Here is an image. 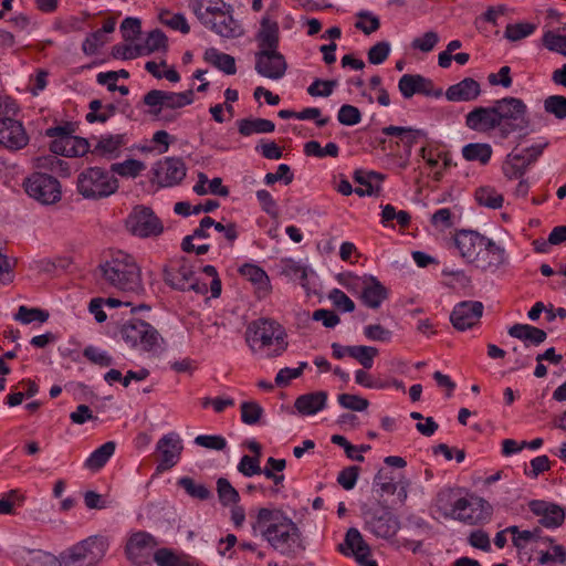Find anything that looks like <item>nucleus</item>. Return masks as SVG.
Listing matches in <instances>:
<instances>
[{
  "instance_id": "423d86ee",
  "label": "nucleus",
  "mask_w": 566,
  "mask_h": 566,
  "mask_svg": "<svg viewBox=\"0 0 566 566\" xmlns=\"http://www.w3.org/2000/svg\"><path fill=\"white\" fill-rule=\"evenodd\" d=\"M494 109L499 123V136L503 139L528 126L527 106L521 98L504 97L495 101Z\"/></svg>"
},
{
  "instance_id": "774afa93",
  "label": "nucleus",
  "mask_w": 566,
  "mask_h": 566,
  "mask_svg": "<svg viewBox=\"0 0 566 566\" xmlns=\"http://www.w3.org/2000/svg\"><path fill=\"white\" fill-rule=\"evenodd\" d=\"M389 54L390 43L387 41L377 42L368 50V62L375 65L381 64L388 59Z\"/></svg>"
},
{
  "instance_id": "412c9836",
  "label": "nucleus",
  "mask_w": 566,
  "mask_h": 566,
  "mask_svg": "<svg viewBox=\"0 0 566 566\" xmlns=\"http://www.w3.org/2000/svg\"><path fill=\"white\" fill-rule=\"evenodd\" d=\"M465 126L473 132L482 134H488L494 129L499 130L494 105L474 107L465 115Z\"/></svg>"
},
{
  "instance_id": "473e14b6",
  "label": "nucleus",
  "mask_w": 566,
  "mask_h": 566,
  "mask_svg": "<svg viewBox=\"0 0 566 566\" xmlns=\"http://www.w3.org/2000/svg\"><path fill=\"white\" fill-rule=\"evenodd\" d=\"M370 283L361 290V301L369 308H378L388 297L387 289L376 279L370 276Z\"/></svg>"
},
{
  "instance_id": "58836bf2",
  "label": "nucleus",
  "mask_w": 566,
  "mask_h": 566,
  "mask_svg": "<svg viewBox=\"0 0 566 566\" xmlns=\"http://www.w3.org/2000/svg\"><path fill=\"white\" fill-rule=\"evenodd\" d=\"M382 134L387 136H398L405 146L411 148L420 137L426 134L421 129H413L411 127L387 126L382 128Z\"/></svg>"
},
{
  "instance_id": "2eb2a0df",
  "label": "nucleus",
  "mask_w": 566,
  "mask_h": 566,
  "mask_svg": "<svg viewBox=\"0 0 566 566\" xmlns=\"http://www.w3.org/2000/svg\"><path fill=\"white\" fill-rule=\"evenodd\" d=\"M484 306L479 301H462L458 303L450 315L453 327L460 332L473 328L480 323Z\"/></svg>"
},
{
  "instance_id": "4be33fe9",
  "label": "nucleus",
  "mask_w": 566,
  "mask_h": 566,
  "mask_svg": "<svg viewBox=\"0 0 566 566\" xmlns=\"http://www.w3.org/2000/svg\"><path fill=\"white\" fill-rule=\"evenodd\" d=\"M206 28L227 39L239 38L244 32L242 25L233 18V8L229 3Z\"/></svg>"
},
{
  "instance_id": "f8f14e48",
  "label": "nucleus",
  "mask_w": 566,
  "mask_h": 566,
  "mask_svg": "<svg viewBox=\"0 0 566 566\" xmlns=\"http://www.w3.org/2000/svg\"><path fill=\"white\" fill-rule=\"evenodd\" d=\"M365 528L377 537L388 539L397 534L400 522L388 507L369 510L365 513Z\"/></svg>"
},
{
  "instance_id": "5fc2aeb1",
  "label": "nucleus",
  "mask_w": 566,
  "mask_h": 566,
  "mask_svg": "<svg viewBox=\"0 0 566 566\" xmlns=\"http://www.w3.org/2000/svg\"><path fill=\"white\" fill-rule=\"evenodd\" d=\"M548 145V139L542 137L536 144L524 148L521 153H517V155L523 157L522 161L528 168L538 160Z\"/></svg>"
},
{
  "instance_id": "c756f323",
  "label": "nucleus",
  "mask_w": 566,
  "mask_h": 566,
  "mask_svg": "<svg viewBox=\"0 0 566 566\" xmlns=\"http://www.w3.org/2000/svg\"><path fill=\"white\" fill-rule=\"evenodd\" d=\"M339 552L345 556L353 555L355 559L368 557L370 555V547L363 538L360 532L350 527L345 535L344 543L338 546Z\"/></svg>"
},
{
  "instance_id": "7ed1b4c3",
  "label": "nucleus",
  "mask_w": 566,
  "mask_h": 566,
  "mask_svg": "<svg viewBox=\"0 0 566 566\" xmlns=\"http://www.w3.org/2000/svg\"><path fill=\"white\" fill-rule=\"evenodd\" d=\"M286 333L282 325L270 318L251 322L245 332V340L252 350L274 346L270 355L279 356L287 347Z\"/></svg>"
},
{
  "instance_id": "4468645a",
  "label": "nucleus",
  "mask_w": 566,
  "mask_h": 566,
  "mask_svg": "<svg viewBox=\"0 0 566 566\" xmlns=\"http://www.w3.org/2000/svg\"><path fill=\"white\" fill-rule=\"evenodd\" d=\"M154 180L161 187L179 185L186 177L187 167L181 158L165 157L153 168Z\"/></svg>"
},
{
  "instance_id": "5701e85b",
  "label": "nucleus",
  "mask_w": 566,
  "mask_h": 566,
  "mask_svg": "<svg viewBox=\"0 0 566 566\" xmlns=\"http://www.w3.org/2000/svg\"><path fill=\"white\" fill-rule=\"evenodd\" d=\"M528 507L533 514L541 517L539 524L546 528L559 527L565 521V510L557 504L533 500Z\"/></svg>"
},
{
  "instance_id": "9b49d317",
  "label": "nucleus",
  "mask_w": 566,
  "mask_h": 566,
  "mask_svg": "<svg viewBox=\"0 0 566 566\" xmlns=\"http://www.w3.org/2000/svg\"><path fill=\"white\" fill-rule=\"evenodd\" d=\"M193 91L167 92L161 90H151L144 96V103L151 107V113L159 115L164 108L177 109L190 105L193 102Z\"/></svg>"
},
{
  "instance_id": "39448f33",
  "label": "nucleus",
  "mask_w": 566,
  "mask_h": 566,
  "mask_svg": "<svg viewBox=\"0 0 566 566\" xmlns=\"http://www.w3.org/2000/svg\"><path fill=\"white\" fill-rule=\"evenodd\" d=\"M17 113L13 101L0 99V145L13 151L23 149L30 140L23 124L12 118Z\"/></svg>"
},
{
  "instance_id": "1a4fd4ad",
  "label": "nucleus",
  "mask_w": 566,
  "mask_h": 566,
  "mask_svg": "<svg viewBox=\"0 0 566 566\" xmlns=\"http://www.w3.org/2000/svg\"><path fill=\"white\" fill-rule=\"evenodd\" d=\"M23 187L31 198L42 205H53L62 197L60 181L48 174L33 172L24 180Z\"/></svg>"
},
{
  "instance_id": "f257e3e1",
  "label": "nucleus",
  "mask_w": 566,
  "mask_h": 566,
  "mask_svg": "<svg viewBox=\"0 0 566 566\" xmlns=\"http://www.w3.org/2000/svg\"><path fill=\"white\" fill-rule=\"evenodd\" d=\"M102 277L109 286L126 293L139 294L144 290L142 270L135 258L122 250L114 251L99 265Z\"/></svg>"
},
{
  "instance_id": "a19ab883",
  "label": "nucleus",
  "mask_w": 566,
  "mask_h": 566,
  "mask_svg": "<svg viewBox=\"0 0 566 566\" xmlns=\"http://www.w3.org/2000/svg\"><path fill=\"white\" fill-rule=\"evenodd\" d=\"M146 169L145 163L138 159L129 158L122 163L111 165V172L117 174L124 178H136Z\"/></svg>"
},
{
  "instance_id": "de8ad7c7",
  "label": "nucleus",
  "mask_w": 566,
  "mask_h": 566,
  "mask_svg": "<svg viewBox=\"0 0 566 566\" xmlns=\"http://www.w3.org/2000/svg\"><path fill=\"white\" fill-rule=\"evenodd\" d=\"M378 355V349L373 346L355 345L352 346L350 357L356 359L365 369H370L374 359Z\"/></svg>"
},
{
  "instance_id": "6e6d98bb",
  "label": "nucleus",
  "mask_w": 566,
  "mask_h": 566,
  "mask_svg": "<svg viewBox=\"0 0 566 566\" xmlns=\"http://www.w3.org/2000/svg\"><path fill=\"white\" fill-rule=\"evenodd\" d=\"M544 111L562 120L566 118V97L563 95H551L544 99Z\"/></svg>"
},
{
  "instance_id": "37998d69",
  "label": "nucleus",
  "mask_w": 566,
  "mask_h": 566,
  "mask_svg": "<svg viewBox=\"0 0 566 566\" xmlns=\"http://www.w3.org/2000/svg\"><path fill=\"white\" fill-rule=\"evenodd\" d=\"M214 224V220L211 217H205L200 220L199 227L196 228L190 235H186L181 242V249L190 253L193 249L192 241L195 239H207L210 237L208 230Z\"/></svg>"
},
{
  "instance_id": "4d7b16f0",
  "label": "nucleus",
  "mask_w": 566,
  "mask_h": 566,
  "mask_svg": "<svg viewBox=\"0 0 566 566\" xmlns=\"http://www.w3.org/2000/svg\"><path fill=\"white\" fill-rule=\"evenodd\" d=\"M423 82L420 74H403L398 81V90L405 98H411L418 94V84Z\"/></svg>"
},
{
  "instance_id": "3c124183",
  "label": "nucleus",
  "mask_w": 566,
  "mask_h": 566,
  "mask_svg": "<svg viewBox=\"0 0 566 566\" xmlns=\"http://www.w3.org/2000/svg\"><path fill=\"white\" fill-rule=\"evenodd\" d=\"M286 467L284 459H275L270 457L266 460L265 467L262 469L261 474H264L266 479L272 480L275 485L282 484L284 481V474H277L282 472Z\"/></svg>"
},
{
  "instance_id": "f3484780",
  "label": "nucleus",
  "mask_w": 566,
  "mask_h": 566,
  "mask_svg": "<svg viewBox=\"0 0 566 566\" xmlns=\"http://www.w3.org/2000/svg\"><path fill=\"white\" fill-rule=\"evenodd\" d=\"M159 545V542L150 533L139 531L133 533L125 546L127 558L136 565L145 564L150 551Z\"/></svg>"
},
{
  "instance_id": "680f3d73",
  "label": "nucleus",
  "mask_w": 566,
  "mask_h": 566,
  "mask_svg": "<svg viewBox=\"0 0 566 566\" xmlns=\"http://www.w3.org/2000/svg\"><path fill=\"white\" fill-rule=\"evenodd\" d=\"M538 565H547L549 563L566 564V549L560 544L552 546V553L548 551H538Z\"/></svg>"
},
{
  "instance_id": "ea45409f",
  "label": "nucleus",
  "mask_w": 566,
  "mask_h": 566,
  "mask_svg": "<svg viewBox=\"0 0 566 566\" xmlns=\"http://www.w3.org/2000/svg\"><path fill=\"white\" fill-rule=\"evenodd\" d=\"M523 157L517 153H510L502 165L504 176L510 179H521L525 175L527 167L522 161Z\"/></svg>"
},
{
  "instance_id": "20e7f679",
  "label": "nucleus",
  "mask_w": 566,
  "mask_h": 566,
  "mask_svg": "<svg viewBox=\"0 0 566 566\" xmlns=\"http://www.w3.org/2000/svg\"><path fill=\"white\" fill-rule=\"evenodd\" d=\"M109 548V539L105 535H91L65 551L64 566H98Z\"/></svg>"
},
{
  "instance_id": "393cba45",
  "label": "nucleus",
  "mask_w": 566,
  "mask_h": 566,
  "mask_svg": "<svg viewBox=\"0 0 566 566\" xmlns=\"http://www.w3.org/2000/svg\"><path fill=\"white\" fill-rule=\"evenodd\" d=\"M507 254L503 247L495 243L492 239L486 238L483 245V253H481L478 268L483 271L497 270L500 266L506 264Z\"/></svg>"
},
{
  "instance_id": "aec40b11",
  "label": "nucleus",
  "mask_w": 566,
  "mask_h": 566,
  "mask_svg": "<svg viewBox=\"0 0 566 566\" xmlns=\"http://www.w3.org/2000/svg\"><path fill=\"white\" fill-rule=\"evenodd\" d=\"M192 265L185 258L171 261L164 268V281L175 290L187 291L189 284L195 279Z\"/></svg>"
},
{
  "instance_id": "2f4dec72",
  "label": "nucleus",
  "mask_w": 566,
  "mask_h": 566,
  "mask_svg": "<svg viewBox=\"0 0 566 566\" xmlns=\"http://www.w3.org/2000/svg\"><path fill=\"white\" fill-rule=\"evenodd\" d=\"M511 337L522 340L525 347L538 346L547 338V333L530 324H514L509 331Z\"/></svg>"
},
{
  "instance_id": "49530a36",
  "label": "nucleus",
  "mask_w": 566,
  "mask_h": 566,
  "mask_svg": "<svg viewBox=\"0 0 566 566\" xmlns=\"http://www.w3.org/2000/svg\"><path fill=\"white\" fill-rule=\"evenodd\" d=\"M177 485L182 488L189 496L197 500L205 501L211 496V491L205 484H198L189 476L180 478Z\"/></svg>"
},
{
  "instance_id": "4c0bfd02",
  "label": "nucleus",
  "mask_w": 566,
  "mask_h": 566,
  "mask_svg": "<svg viewBox=\"0 0 566 566\" xmlns=\"http://www.w3.org/2000/svg\"><path fill=\"white\" fill-rule=\"evenodd\" d=\"M27 566H64V554L55 556L41 549L29 551L24 557Z\"/></svg>"
},
{
  "instance_id": "0e129e2a",
  "label": "nucleus",
  "mask_w": 566,
  "mask_h": 566,
  "mask_svg": "<svg viewBox=\"0 0 566 566\" xmlns=\"http://www.w3.org/2000/svg\"><path fill=\"white\" fill-rule=\"evenodd\" d=\"M544 46L562 55H566V35L556 34L553 31H547L543 35Z\"/></svg>"
},
{
  "instance_id": "cd10ccee",
  "label": "nucleus",
  "mask_w": 566,
  "mask_h": 566,
  "mask_svg": "<svg viewBox=\"0 0 566 566\" xmlns=\"http://www.w3.org/2000/svg\"><path fill=\"white\" fill-rule=\"evenodd\" d=\"M227 4L223 0H188L189 9L203 27L209 25Z\"/></svg>"
},
{
  "instance_id": "9d476101",
  "label": "nucleus",
  "mask_w": 566,
  "mask_h": 566,
  "mask_svg": "<svg viewBox=\"0 0 566 566\" xmlns=\"http://www.w3.org/2000/svg\"><path fill=\"white\" fill-rule=\"evenodd\" d=\"M128 231L139 238L158 237L164 231L160 219L154 211L144 206H137L133 209L126 220Z\"/></svg>"
},
{
  "instance_id": "864d4df0",
  "label": "nucleus",
  "mask_w": 566,
  "mask_h": 566,
  "mask_svg": "<svg viewBox=\"0 0 566 566\" xmlns=\"http://www.w3.org/2000/svg\"><path fill=\"white\" fill-rule=\"evenodd\" d=\"M159 19L163 24L171 28L172 30L180 31L182 34H188L190 32V25L182 13L163 11L159 14Z\"/></svg>"
},
{
  "instance_id": "09e8293b",
  "label": "nucleus",
  "mask_w": 566,
  "mask_h": 566,
  "mask_svg": "<svg viewBox=\"0 0 566 566\" xmlns=\"http://www.w3.org/2000/svg\"><path fill=\"white\" fill-rule=\"evenodd\" d=\"M139 45L140 49H143V55H148L159 50H166L167 36L161 30L155 29L148 33L145 43Z\"/></svg>"
},
{
  "instance_id": "72a5a7b5",
  "label": "nucleus",
  "mask_w": 566,
  "mask_h": 566,
  "mask_svg": "<svg viewBox=\"0 0 566 566\" xmlns=\"http://www.w3.org/2000/svg\"><path fill=\"white\" fill-rule=\"evenodd\" d=\"M206 62L222 71L227 75H233L237 72L235 60L232 55L220 52L216 48H209L205 51Z\"/></svg>"
},
{
  "instance_id": "bf43d9fd",
  "label": "nucleus",
  "mask_w": 566,
  "mask_h": 566,
  "mask_svg": "<svg viewBox=\"0 0 566 566\" xmlns=\"http://www.w3.org/2000/svg\"><path fill=\"white\" fill-rule=\"evenodd\" d=\"M14 318L22 324H30L32 322H40L44 323L49 318V313L46 311L40 310V308H29L27 306H20L18 310V313L15 314Z\"/></svg>"
},
{
  "instance_id": "13d9d810",
  "label": "nucleus",
  "mask_w": 566,
  "mask_h": 566,
  "mask_svg": "<svg viewBox=\"0 0 566 566\" xmlns=\"http://www.w3.org/2000/svg\"><path fill=\"white\" fill-rule=\"evenodd\" d=\"M457 500L454 491L447 488L437 494L436 506L439 511L443 512L446 516L451 515L454 517V502H457Z\"/></svg>"
},
{
  "instance_id": "7c9ffc66",
  "label": "nucleus",
  "mask_w": 566,
  "mask_h": 566,
  "mask_svg": "<svg viewBox=\"0 0 566 566\" xmlns=\"http://www.w3.org/2000/svg\"><path fill=\"white\" fill-rule=\"evenodd\" d=\"M327 398L324 390L304 394L295 399L294 407L302 416H313L326 407Z\"/></svg>"
},
{
  "instance_id": "052dcab7",
  "label": "nucleus",
  "mask_w": 566,
  "mask_h": 566,
  "mask_svg": "<svg viewBox=\"0 0 566 566\" xmlns=\"http://www.w3.org/2000/svg\"><path fill=\"white\" fill-rule=\"evenodd\" d=\"M263 415V408L255 401L241 403V420L243 423L253 426L259 422Z\"/></svg>"
},
{
  "instance_id": "c85d7f7f",
  "label": "nucleus",
  "mask_w": 566,
  "mask_h": 566,
  "mask_svg": "<svg viewBox=\"0 0 566 566\" xmlns=\"http://www.w3.org/2000/svg\"><path fill=\"white\" fill-rule=\"evenodd\" d=\"M259 51L277 50L280 43L279 23L269 17H263L260 22V29L256 33Z\"/></svg>"
},
{
  "instance_id": "6ab92c4d",
  "label": "nucleus",
  "mask_w": 566,
  "mask_h": 566,
  "mask_svg": "<svg viewBox=\"0 0 566 566\" xmlns=\"http://www.w3.org/2000/svg\"><path fill=\"white\" fill-rule=\"evenodd\" d=\"M156 449L161 457L156 470L164 472L178 463L184 446L178 433L169 432L158 440Z\"/></svg>"
},
{
  "instance_id": "79ce46f5",
  "label": "nucleus",
  "mask_w": 566,
  "mask_h": 566,
  "mask_svg": "<svg viewBox=\"0 0 566 566\" xmlns=\"http://www.w3.org/2000/svg\"><path fill=\"white\" fill-rule=\"evenodd\" d=\"M475 200L480 206L500 209L503 206L504 198L492 187H481L475 191Z\"/></svg>"
},
{
  "instance_id": "ddd939ff",
  "label": "nucleus",
  "mask_w": 566,
  "mask_h": 566,
  "mask_svg": "<svg viewBox=\"0 0 566 566\" xmlns=\"http://www.w3.org/2000/svg\"><path fill=\"white\" fill-rule=\"evenodd\" d=\"M490 515L491 505L482 497H459L454 502V518L465 524L476 525L483 523Z\"/></svg>"
},
{
  "instance_id": "c03bdc74",
  "label": "nucleus",
  "mask_w": 566,
  "mask_h": 566,
  "mask_svg": "<svg viewBox=\"0 0 566 566\" xmlns=\"http://www.w3.org/2000/svg\"><path fill=\"white\" fill-rule=\"evenodd\" d=\"M304 154L306 156H313L317 158L324 157H333L336 158L339 154V147L336 143H328L325 147H322L321 144L316 140H310L304 145Z\"/></svg>"
},
{
  "instance_id": "603ef678",
  "label": "nucleus",
  "mask_w": 566,
  "mask_h": 566,
  "mask_svg": "<svg viewBox=\"0 0 566 566\" xmlns=\"http://www.w3.org/2000/svg\"><path fill=\"white\" fill-rule=\"evenodd\" d=\"M218 496L222 505L237 504L240 501L239 492L231 485L226 478H219L217 481Z\"/></svg>"
},
{
  "instance_id": "e2e57ef3",
  "label": "nucleus",
  "mask_w": 566,
  "mask_h": 566,
  "mask_svg": "<svg viewBox=\"0 0 566 566\" xmlns=\"http://www.w3.org/2000/svg\"><path fill=\"white\" fill-rule=\"evenodd\" d=\"M119 29L123 39L132 42L142 33V21L138 18L127 17L122 21Z\"/></svg>"
},
{
  "instance_id": "a878e982",
  "label": "nucleus",
  "mask_w": 566,
  "mask_h": 566,
  "mask_svg": "<svg viewBox=\"0 0 566 566\" xmlns=\"http://www.w3.org/2000/svg\"><path fill=\"white\" fill-rule=\"evenodd\" d=\"M128 139L126 134H105L99 137L92 154L107 159L117 158Z\"/></svg>"
},
{
  "instance_id": "338daca9",
  "label": "nucleus",
  "mask_w": 566,
  "mask_h": 566,
  "mask_svg": "<svg viewBox=\"0 0 566 566\" xmlns=\"http://www.w3.org/2000/svg\"><path fill=\"white\" fill-rule=\"evenodd\" d=\"M337 119L342 125L354 126L360 123L361 113L356 106L344 104L338 111Z\"/></svg>"
},
{
  "instance_id": "8fccbe9b",
  "label": "nucleus",
  "mask_w": 566,
  "mask_h": 566,
  "mask_svg": "<svg viewBox=\"0 0 566 566\" xmlns=\"http://www.w3.org/2000/svg\"><path fill=\"white\" fill-rule=\"evenodd\" d=\"M535 30L536 24L531 22L507 24L504 31V36L512 42H516L530 36L535 32Z\"/></svg>"
},
{
  "instance_id": "f704fd0d",
  "label": "nucleus",
  "mask_w": 566,
  "mask_h": 566,
  "mask_svg": "<svg viewBox=\"0 0 566 566\" xmlns=\"http://www.w3.org/2000/svg\"><path fill=\"white\" fill-rule=\"evenodd\" d=\"M115 449L116 443L114 441L103 443L90 454L84 462V467L94 472L99 471L113 457Z\"/></svg>"
},
{
  "instance_id": "b1692460",
  "label": "nucleus",
  "mask_w": 566,
  "mask_h": 566,
  "mask_svg": "<svg viewBox=\"0 0 566 566\" xmlns=\"http://www.w3.org/2000/svg\"><path fill=\"white\" fill-rule=\"evenodd\" d=\"M50 149L61 156L81 157L90 151V143L87 139L72 134L70 137L53 139Z\"/></svg>"
},
{
  "instance_id": "bb28decb",
  "label": "nucleus",
  "mask_w": 566,
  "mask_h": 566,
  "mask_svg": "<svg viewBox=\"0 0 566 566\" xmlns=\"http://www.w3.org/2000/svg\"><path fill=\"white\" fill-rule=\"evenodd\" d=\"M481 94V86L472 77H465L457 84L449 86L446 97L450 102H470L476 99Z\"/></svg>"
},
{
  "instance_id": "a18cd8bd",
  "label": "nucleus",
  "mask_w": 566,
  "mask_h": 566,
  "mask_svg": "<svg viewBox=\"0 0 566 566\" xmlns=\"http://www.w3.org/2000/svg\"><path fill=\"white\" fill-rule=\"evenodd\" d=\"M240 273L247 280L251 281L253 284H256L259 289L266 290L269 287L270 280L266 272L262 268L247 263L240 268Z\"/></svg>"
},
{
  "instance_id": "6e6552de",
  "label": "nucleus",
  "mask_w": 566,
  "mask_h": 566,
  "mask_svg": "<svg viewBox=\"0 0 566 566\" xmlns=\"http://www.w3.org/2000/svg\"><path fill=\"white\" fill-rule=\"evenodd\" d=\"M123 340L139 352H153L159 347L161 337L158 331L142 319H130L120 327Z\"/></svg>"
},
{
  "instance_id": "c9c22d12",
  "label": "nucleus",
  "mask_w": 566,
  "mask_h": 566,
  "mask_svg": "<svg viewBox=\"0 0 566 566\" xmlns=\"http://www.w3.org/2000/svg\"><path fill=\"white\" fill-rule=\"evenodd\" d=\"M461 154L467 161L486 165L491 160L493 149L488 143H470L462 147Z\"/></svg>"
},
{
  "instance_id": "69168bd1",
  "label": "nucleus",
  "mask_w": 566,
  "mask_h": 566,
  "mask_svg": "<svg viewBox=\"0 0 566 566\" xmlns=\"http://www.w3.org/2000/svg\"><path fill=\"white\" fill-rule=\"evenodd\" d=\"M337 400L343 408L353 411H364L369 406V401L367 399L352 394H340L338 395Z\"/></svg>"
},
{
  "instance_id": "dca6fc26",
  "label": "nucleus",
  "mask_w": 566,
  "mask_h": 566,
  "mask_svg": "<svg viewBox=\"0 0 566 566\" xmlns=\"http://www.w3.org/2000/svg\"><path fill=\"white\" fill-rule=\"evenodd\" d=\"M485 239L486 237L476 231L460 230L454 235V245L467 262L473 263L478 268Z\"/></svg>"
},
{
  "instance_id": "f03ea898",
  "label": "nucleus",
  "mask_w": 566,
  "mask_h": 566,
  "mask_svg": "<svg viewBox=\"0 0 566 566\" xmlns=\"http://www.w3.org/2000/svg\"><path fill=\"white\" fill-rule=\"evenodd\" d=\"M263 537L280 554L294 557L305 549L298 526L287 516H279L262 530Z\"/></svg>"
},
{
  "instance_id": "0eeeda50",
  "label": "nucleus",
  "mask_w": 566,
  "mask_h": 566,
  "mask_svg": "<svg viewBox=\"0 0 566 566\" xmlns=\"http://www.w3.org/2000/svg\"><path fill=\"white\" fill-rule=\"evenodd\" d=\"M117 189V179L99 167H90L77 178V190L86 199L105 198Z\"/></svg>"
},
{
  "instance_id": "a211bd4d",
  "label": "nucleus",
  "mask_w": 566,
  "mask_h": 566,
  "mask_svg": "<svg viewBox=\"0 0 566 566\" xmlns=\"http://www.w3.org/2000/svg\"><path fill=\"white\" fill-rule=\"evenodd\" d=\"M287 69L285 57L277 51H258L255 53V71L263 77L280 80Z\"/></svg>"
},
{
  "instance_id": "e433bc0d",
  "label": "nucleus",
  "mask_w": 566,
  "mask_h": 566,
  "mask_svg": "<svg viewBox=\"0 0 566 566\" xmlns=\"http://www.w3.org/2000/svg\"><path fill=\"white\" fill-rule=\"evenodd\" d=\"M275 129V124L265 118H243L238 122V130L242 136L268 134Z\"/></svg>"
}]
</instances>
